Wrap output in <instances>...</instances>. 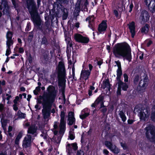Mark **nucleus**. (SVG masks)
I'll return each mask as SVG.
<instances>
[{"label":"nucleus","instance_id":"nucleus-1","mask_svg":"<svg viewBox=\"0 0 155 155\" xmlns=\"http://www.w3.org/2000/svg\"><path fill=\"white\" fill-rule=\"evenodd\" d=\"M47 91L44 92L43 95L40 96L41 99H43L42 105L43 109L42 111L43 118L45 119L48 118L50 116L51 106L58 92L55 87L52 85L49 86L47 88Z\"/></svg>","mask_w":155,"mask_h":155},{"label":"nucleus","instance_id":"nucleus-2","mask_svg":"<svg viewBox=\"0 0 155 155\" xmlns=\"http://www.w3.org/2000/svg\"><path fill=\"white\" fill-rule=\"evenodd\" d=\"M52 15H49L45 17V22L43 23L39 15V19L36 21H33L35 26L37 30L40 31L44 35L49 33L52 30V28L51 26V22L54 19L55 17L56 19L57 18H59L62 16V14L58 11V9H56L54 7L52 9Z\"/></svg>","mask_w":155,"mask_h":155},{"label":"nucleus","instance_id":"nucleus-3","mask_svg":"<svg viewBox=\"0 0 155 155\" xmlns=\"http://www.w3.org/2000/svg\"><path fill=\"white\" fill-rule=\"evenodd\" d=\"M113 53L117 58H120L122 57L124 60L126 59L129 62L131 61V49L129 45L126 42L116 44L113 49Z\"/></svg>","mask_w":155,"mask_h":155},{"label":"nucleus","instance_id":"nucleus-4","mask_svg":"<svg viewBox=\"0 0 155 155\" xmlns=\"http://www.w3.org/2000/svg\"><path fill=\"white\" fill-rule=\"evenodd\" d=\"M56 69L58 79V85L61 87L59 90V92H65L67 74L64 62L59 61Z\"/></svg>","mask_w":155,"mask_h":155},{"label":"nucleus","instance_id":"nucleus-5","mask_svg":"<svg viewBox=\"0 0 155 155\" xmlns=\"http://www.w3.org/2000/svg\"><path fill=\"white\" fill-rule=\"evenodd\" d=\"M25 6L28 9L32 21L39 19L38 8L35 0H25Z\"/></svg>","mask_w":155,"mask_h":155},{"label":"nucleus","instance_id":"nucleus-6","mask_svg":"<svg viewBox=\"0 0 155 155\" xmlns=\"http://www.w3.org/2000/svg\"><path fill=\"white\" fill-rule=\"evenodd\" d=\"M56 1L57 8L55 9H58V11L63 14L62 19L66 20L68 15V12L67 9L65 8L62 5H68L69 3V0H56Z\"/></svg>","mask_w":155,"mask_h":155},{"label":"nucleus","instance_id":"nucleus-7","mask_svg":"<svg viewBox=\"0 0 155 155\" xmlns=\"http://www.w3.org/2000/svg\"><path fill=\"white\" fill-rule=\"evenodd\" d=\"M145 135L147 139L151 142L155 141V126L149 124L145 128Z\"/></svg>","mask_w":155,"mask_h":155},{"label":"nucleus","instance_id":"nucleus-8","mask_svg":"<svg viewBox=\"0 0 155 155\" xmlns=\"http://www.w3.org/2000/svg\"><path fill=\"white\" fill-rule=\"evenodd\" d=\"M143 77L144 78L143 80L141 79L140 81L137 88V91L140 93H143L145 91L149 81L147 74L144 73Z\"/></svg>","mask_w":155,"mask_h":155},{"label":"nucleus","instance_id":"nucleus-9","mask_svg":"<svg viewBox=\"0 0 155 155\" xmlns=\"http://www.w3.org/2000/svg\"><path fill=\"white\" fill-rule=\"evenodd\" d=\"M66 151L68 155H71L74 154L72 150L76 151L78 149V146L77 143H74L70 144L68 143L66 146Z\"/></svg>","mask_w":155,"mask_h":155},{"label":"nucleus","instance_id":"nucleus-10","mask_svg":"<svg viewBox=\"0 0 155 155\" xmlns=\"http://www.w3.org/2000/svg\"><path fill=\"white\" fill-rule=\"evenodd\" d=\"M150 15L148 12L145 10H143L141 12L139 16V19L141 22L145 23L148 22L149 20Z\"/></svg>","mask_w":155,"mask_h":155},{"label":"nucleus","instance_id":"nucleus-11","mask_svg":"<svg viewBox=\"0 0 155 155\" xmlns=\"http://www.w3.org/2000/svg\"><path fill=\"white\" fill-rule=\"evenodd\" d=\"M74 37L76 41L82 43H87L90 40L88 38L84 37L80 34H76L74 35Z\"/></svg>","mask_w":155,"mask_h":155},{"label":"nucleus","instance_id":"nucleus-12","mask_svg":"<svg viewBox=\"0 0 155 155\" xmlns=\"http://www.w3.org/2000/svg\"><path fill=\"white\" fill-rule=\"evenodd\" d=\"M27 137H25L22 142V146L24 149H26L31 147V136L27 135Z\"/></svg>","mask_w":155,"mask_h":155},{"label":"nucleus","instance_id":"nucleus-13","mask_svg":"<svg viewBox=\"0 0 155 155\" xmlns=\"http://www.w3.org/2000/svg\"><path fill=\"white\" fill-rule=\"evenodd\" d=\"M146 5L148 7L149 10L152 13L155 12V0H145Z\"/></svg>","mask_w":155,"mask_h":155},{"label":"nucleus","instance_id":"nucleus-14","mask_svg":"<svg viewBox=\"0 0 155 155\" xmlns=\"http://www.w3.org/2000/svg\"><path fill=\"white\" fill-rule=\"evenodd\" d=\"M107 21L103 20L98 26L97 30L99 34H104L107 28Z\"/></svg>","mask_w":155,"mask_h":155},{"label":"nucleus","instance_id":"nucleus-15","mask_svg":"<svg viewBox=\"0 0 155 155\" xmlns=\"http://www.w3.org/2000/svg\"><path fill=\"white\" fill-rule=\"evenodd\" d=\"M144 110L145 112L141 111L139 114V117L140 121H145L146 119L148 117L150 114V110L148 108L146 107Z\"/></svg>","mask_w":155,"mask_h":155},{"label":"nucleus","instance_id":"nucleus-16","mask_svg":"<svg viewBox=\"0 0 155 155\" xmlns=\"http://www.w3.org/2000/svg\"><path fill=\"white\" fill-rule=\"evenodd\" d=\"M129 28L130 30V32L131 34V37L134 38L135 35V23L134 21H132L130 23L129 25H128Z\"/></svg>","mask_w":155,"mask_h":155},{"label":"nucleus","instance_id":"nucleus-17","mask_svg":"<svg viewBox=\"0 0 155 155\" xmlns=\"http://www.w3.org/2000/svg\"><path fill=\"white\" fill-rule=\"evenodd\" d=\"M91 72L89 70H82L81 73L80 77L82 79H84L86 81L89 78Z\"/></svg>","mask_w":155,"mask_h":155},{"label":"nucleus","instance_id":"nucleus-18","mask_svg":"<svg viewBox=\"0 0 155 155\" xmlns=\"http://www.w3.org/2000/svg\"><path fill=\"white\" fill-rule=\"evenodd\" d=\"M104 98V96L102 94L99 96L96 99L94 103L92 104L91 107H93L96 108L99 104L101 101H103Z\"/></svg>","mask_w":155,"mask_h":155},{"label":"nucleus","instance_id":"nucleus-19","mask_svg":"<svg viewBox=\"0 0 155 155\" xmlns=\"http://www.w3.org/2000/svg\"><path fill=\"white\" fill-rule=\"evenodd\" d=\"M118 84L119 87L122 88V90L124 91H127L129 88L128 85L127 84L121 81H118Z\"/></svg>","mask_w":155,"mask_h":155},{"label":"nucleus","instance_id":"nucleus-20","mask_svg":"<svg viewBox=\"0 0 155 155\" xmlns=\"http://www.w3.org/2000/svg\"><path fill=\"white\" fill-rule=\"evenodd\" d=\"M50 31L49 33L47 34L46 35H44L43 33H42L44 35L43 37H41V45H44L45 46H47L49 44V42L46 37L47 35H49L50 33Z\"/></svg>","mask_w":155,"mask_h":155},{"label":"nucleus","instance_id":"nucleus-21","mask_svg":"<svg viewBox=\"0 0 155 155\" xmlns=\"http://www.w3.org/2000/svg\"><path fill=\"white\" fill-rule=\"evenodd\" d=\"M3 15H6L8 18L11 17V9L10 6L3 8L2 11Z\"/></svg>","mask_w":155,"mask_h":155},{"label":"nucleus","instance_id":"nucleus-22","mask_svg":"<svg viewBox=\"0 0 155 155\" xmlns=\"http://www.w3.org/2000/svg\"><path fill=\"white\" fill-rule=\"evenodd\" d=\"M37 128L35 126H32L29 127L28 128V133L32 134H34L35 136H36L37 134H36Z\"/></svg>","mask_w":155,"mask_h":155},{"label":"nucleus","instance_id":"nucleus-23","mask_svg":"<svg viewBox=\"0 0 155 155\" xmlns=\"http://www.w3.org/2000/svg\"><path fill=\"white\" fill-rule=\"evenodd\" d=\"M66 123H60L59 133L60 134L63 135L66 129Z\"/></svg>","mask_w":155,"mask_h":155},{"label":"nucleus","instance_id":"nucleus-24","mask_svg":"<svg viewBox=\"0 0 155 155\" xmlns=\"http://www.w3.org/2000/svg\"><path fill=\"white\" fill-rule=\"evenodd\" d=\"M149 26L148 24H146L145 25L141 28V32L142 33L146 34L149 30Z\"/></svg>","mask_w":155,"mask_h":155},{"label":"nucleus","instance_id":"nucleus-25","mask_svg":"<svg viewBox=\"0 0 155 155\" xmlns=\"http://www.w3.org/2000/svg\"><path fill=\"white\" fill-rule=\"evenodd\" d=\"M150 118L152 121L155 122V104L152 108Z\"/></svg>","mask_w":155,"mask_h":155},{"label":"nucleus","instance_id":"nucleus-26","mask_svg":"<svg viewBox=\"0 0 155 155\" xmlns=\"http://www.w3.org/2000/svg\"><path fill=\"white\" fill-rule=\"evenodd\" d=\"M49 58V54H45L43 55L41 61L44 64H46L48 63Z\"/></svg>","mask_w":155,"mask_h":155},{"label":"nucleus","instance_id":"nucleus-27","mask_svg":"<svg viewBox=\"0 0 155 155\" xmlns=\"http://www.w3.org/2000/svg\"><path fill=\"white\" fill-rule=\"evenodd\" d=\"M119 111V114L120 117L121 118L122 121L124 122L126 121L127 119V117L125 114V111H124L123 110H120Z\"/></svg>","mask_w":155,"mask_h":155},{"label":"nucleus","instance_id":"nucleus-28","mask_svg":"<svg viewBox=\"0 0 155 155\" xmlns=\"http://www.w3.org/2000/svg\"><path fill=\"white\" fill-rule=\"evenodd\" d=\"M122 74V68L117 69V75L116 79L118 81L121 80V76Z\"/></svg>","mask_w":155,"mask_h":155},{"label":"nucleus","instance_id":"nucleus-29","mask_svg":"<svg viewBox=\"0 0 155 155\" xmlns=\"http://www.w3.org/2000/svg\"><path fill=\"white\" fill-rule=\"evenodd\" d=\"M140 76L138 74H135L134 75L133 83L134 84L137 85L138 84L140 80Z\"/></svg>","mask_w":155,"mask_h":155},{"label":"nucleus","instance_id":"nucleus-30","mask_svg":"<svg viewBox=\"0 0 155 155\" xmlns=\"http://www.w3.org/2000/svg\"><path fill=\"white\" fill-rule=\"evenodd\" d=\"M110 150L113 153L116 154L120 152V149L115 145H113V147Z\"/></svg>","mask_w":155,"mask_h":155},{"label":"nucleus","instance_id":"nucleus-31","mask_svg":"<svg viewBox=\"0 0 155 155\" xmlns=\"http://www.w3.org/2000/svg\"><path fill=\"white\" fill-rule=\"evenodd\" d=\"M104 145L110 150L113 147V144L111 141H107L106 140L104 142Z\"/></svg>","mask_w":155,"mask_h":155},{"label":"nucleus","instance_id":"nucleus-32","mask_svg":"<svg viewBox=\"0 0 155 155\" xmlns=\"http://www.w3.org/2000/svg\"><path fill=\"white\" fill-rule=\"evenodd\" d=\"M65 113L64 111H61L60 114L61 119L60 120V123H66L65 120Z\"/></svg>","mask_w":155,"mask_h":155},{"label":"nucleus","instance_id":"nucleus-33","mask_svg":"<svg viewBox=\"0 0 155 155\" xmlns=\"http://www.w3.org/2000/svg\"><path fill=\"white\" fill-rule=\"evenodd\" d=\"M103 85L102 86V88L103 89H105L106 87H108L109 85H111L110 84L109 79H107L105 81H103Z\"/></svg>","mask_w":155,"mask_h":155},{"label":"nucleus","instance_id":"nucleus-34","mask_svg":"<svg viewBox=\"0 0 155 155\" xmlns=\"http://www.w3.org/2000/svg\"><path fill=\"white\" fill-rule=\"evenodd\" d=\"M13 33L12 31H8L6 33V38L7 39H12V38L13 36Z\"/></svg>","mask_w":155,"mask_h":155},{"label":"nucleus","instance_id":"nucleus-35","mask_svg":"<svg viewBox=\"0 0 155 155\" xmlns=\"http://www.w3.org/2000/svg\"><path fill=\"white\" fill-rule=\"evenodd\" d=\"M90 115V112H87L84 113V114H81L80 115V118L82 120H84L87 117Z\"/></svg>","mask_w":155,"mask_h":155},{"label":"nucleus","instance_id":"nucleus-36","mask_svg":"<svg viewBox=\"0 0 155 155\" xmlns=\"http://www.w3.org/2000/svg\"><path fill=\"white\" fill-rule=\"evenodd\" d=\"M115 136V135L113 134H109L107 133L105 135L104 137L106 140H108V139L109 138L110 139L111 141L112 138Z\"/></svg>","mask_w":155,"mask_h":155},{"label":"nucleus","instance_id":"nucleus-37","mask_svg":"<svg viewBox=\"0 0 155 155\" xmlns=\"http://www.w3.org/2000/svg\"><path fill=\"white\" fill-rule=\"evenodd\" d=\"M1 4L2 5L3 8L9 6L7 0H1Z\"/></svg>","mask_w":155,"mask_h":155},{"label":"nucleus","instance_id":"nucleus-38","mask_svg":"<svg viewBox=\"0 0 155 155\" xmlns=\"http://www.w3.org/2000/svg\"><path fill=\"white\" fill-rule=\"evenodd\" d=\"M13 44V41L12 39H7L6 41L7 47L10 48L11 45Z\"/></svg>","mask_w":155,"mask_h":155},{"label":"nucleus","instance_id":"nucleus-39","mask_svg":"<svg viewBox=\"0 0 155 155\" xmlns=\"http://www.w3.org/2000/svg\"><path fill=\"white\" fill-rule=\"evenodd\" d=\"M29 35L28 37V40L29 41H31L34 37V33L33 31L29 32Z\"/></svg>","mask_w":155,"mask_h":155},{"label":"nucleus","instance_id":"nucleus-40","mask_svg":"<svg viewBox=\"0 0 155 155\" xmlns=\"http://www.w3.org/2000/svg\"><path fill=\"white\" fill-rule=\"evenodd\" d=\"M68 120L69 121L68 123V125L70 126L72 125L75 122V118H68Z\"/></svg>","mask_w":155,"mask_h":155},{"label":"nucleus","instance_id":"nucleus-41","mask_svg":"<svg viewBox=\"0 0 155 155\" xmlns=\"http://www.w3.org/2000/svg\"><path fill=\"white\" fill-rule=\"evenodd\" d=\"M100 110L101 112L102 113L103 115L105 116V115L107 111V109L106 107H103Z\"/></svg>","mask_w":155,"mask_h":155},{"label":"nucleus","instance_id":"nucleus-42","mask_svg":"<svg viewBox=\"0 0 155 155\" xmlns=\"http://www.w3.org/2000/svg\"><path fill=\"white\" fill-rule=\"evenodd\" d=\"M84 150L82 149H80L77 151V153L76 155H84Z\"/></svg>","mask_w":155,"mask_h":155},{"label":"nucleus","instance_id":"nucleus-43","mask_svg":"<svg viewBox=\"0 0 155 155\" xmlns=\"http://www.w3.org/2000/svg\"><path fill=\"white\" fill-rule=\"evenodd\" d=\"M1 121L2 124V126H6L7 124V120L3 118H1Z\"/></svg>","mask_w":155,"mask_h":155},{"label":"nucleus","instance_id":"nucleus-44","mask_svg":"<svg viewBox=\"0 0 155 155\" xmlns=\"http://www.w3.org/2000/svg\"><path fill=\"white\" fill-rule=\"evenodd\" d=\"M125 82H127L128 81V76L126 73H124L123 75Z\"/></svg>","mask_w":155,"mask_h":155},{"label":"nucleus","instance_id":"nucleus-45","mask_svg":"<svg viewBox=\"0 0 155 155\" xmlns=\"http://www.w3.org/2000/svg\"><path fill=\"white\" fill-rule=\"evenodd\" d=\"M5 55L8 57V55L11 53V50L10 48L7 47Z\"/></svg>","mask_w":155,"mask_h":155},{"label":"nucleus","instance_id":"nucleus-46","mask_svg":"<svg viewBox=\"0 0 155 155\" xmlns=\"http://www.w3.org/2000/svg\"><path fill=\"white\" fill-rule=\"evenodd\" d=\"M68 118H75L74 117V113L73 112L70 111L68 113Z\"/></svg>","mask_w":155,"mask_h":155},{"label":"nucleus","instance_id":"nucleus-47","mask_svg":"<svg viewBox=\"0 0 155 155\" xmlns=\"http://www.w3.org/2000/svg\"><path fill=\"white\" fill-rule=\"evenodd\" d=\"M88 27L92 29L93 31H94V25L91 23V21H89V25H88Z\"/></svg>","mask_w":155,"mask_h":155},{"label":"nucleus","instance_id":"nucleus-48","mask_svg":"<svg viewBox=\"0 0 155 155\" xmlns=\"http://www.w3.org/2000/svg\"><path fill=\"white\" fill-rule=\"evenodd\" d=\"M120 145L123 148L124 150H126L128 148V147L125 143L121 142Z\"/></svg>","mask_w":155,"mask_h":155},{"label":"nucleus","instance_id":"nucleus-49","mask_svg":"<svg viewBox=\"0 0 155 155\" xmlns=\"http://www.w3.org/2000/svg\"><path fill=\"white\" fill-rule=\"evenodd\" d=\"M68 137L71 140H73L75 138L74 134H69Z\"/></svg>","mask_w":155,"mask_h":155},{"label":"nucleus","instance_id":"nucleus-50","mask_svg":"<svg viewBox=\"0 0 155 155\" xmlns=\"http://www.w3.org/2000/svg\"><path fill=\"white\" fill-rule=\"evenodd\" d=\"M134 7V5L132 1L129 5V12H131L133 10V8Z\"/></svg>","mask_w":155,"mask_h":155},{"label":"nucleus","instance_id":"nucleus-51","mask_svg":"<svg viewBox=\"0 0 155 155\" xmlns=\"http://www.w3.org/2000/svg\"><path fill=\"white\" fill-rule=\"evenodd\" d=\"M115 62L118 67V69L121 68V64L120 61L118 60L117 61H115Z\"/></svg>","mask_w":155,"mask_h":155},{"label":"nucleus","instance_id":"nucleus-52","mask_svg":"<svg viewBox=\"0 0 155 155\" xmlns=\"http://www.w3.org/2000/svg\"><path fill=\"white\" fill-rule=\"evenodd\" d=\"M22 133L21 132H20L18 134V135L17 136L16 138H17L19 140H20L21 139V138L22 137Z\"/></svg>","mask_w":155,"mask_h":155},{"label":"nucleus","instance_id":"nucleus-53","mask_svg":"<svg viewBox=\"0 0 155 155\" xmlns=\"http://www.w3.org/2000/svg\"><path fill=\"white\" fill-rule=\"evenodd\" d=\"M94 17V15H90L86 18L85 20L86 21H88V22H89V21H91V20L92 18V17Z\"/></svg>","mask_w":155,"mask_h":155},{"label":"nucleus","instance_id":"nucleus-54","mask_svg":"<svg viewBox=\"0 0 155 155\" xmlns=\"http://www.w3.org/2000/svg\"><path fill=\"white\" fill-rule=\"evenodd\" d=\"M113 13L116 18H117L118 17L119 14L117 10L116 9L114 10L113 11Z\"/></svg>","mask_w":155,"mask_h":155},{"label":"nucleus","instance_id":"nucleus-55","mask_svg":"<svg viewBox=\"0 0 155 155\" xmlns=\"http://www.w3.org/2000/svg\"><path fill=\"white\" fill-rule=\"evenodd\" d=\"M30 23H28L27 25L26 28L25 29V30L26 31H29L30 30Z\"/></svg>","mask_w":155,"mask_h":155},{"label":"nucleus","instance_id":"nucleus-56","mask_svg":"<svg viewBox=\"0 0 155 155\" xmlns=\"http://www.w3.org/2000/svg\"><path fill=\"white\" fill-rule=\"evenodd\" d=\"M121 88H119L118 86L117 92V95H121Z\"/></svg>","mask_w":155,"mask_h":155},{"label":"nucleus","instance_id":"nucleus-57","mask_svg":"<svg viewBox=\"0 0 155 155\" xmlns=\"http://www.w3.org/2000/svg\"><path fill=\"white\" fill-rule=\"evenodd\" d=\"M100 107H99V110L101 109L103 107H106V106L104 105V102L103 101L101 102H100Z\"/></svg>","mask_w":155,"mask_h":155},{"label":"nucleus","instance_id":"nucleus-58","mask_svg":"<svg viewBox=\"0 0 155 155\" xmlns=\"http://www.w3.org/2000/svg\"><path fill=\"white\" fill-rule=\"evenodd\" d=\"M24 52V49L22 47H20L18 49V52L20 54H23Z\"/></svg>","mask_w":155,"mask_h":155},{"label":"nucleus","instance_id":"nucleus-59","mask_svg":"<svg viewBox=\"0 0 155 155\" xmlns=\"http://www.w3.org/2000/svg\"><path fill=\"white\" fill-rule=\"evenodd\" d=\"M93 131V129L91 127H90L88 131L87 132V135H91Z\"/></svg>","mask_w":155,"mask_h":155},{"label":"nucleus","instance_id":"nucleus-60","mask_svg":"<svg viewBox=\"0 0 155 155\" xmlns=\"http://www.w3.org/2000/svg\"><path fill=\"white\" fill-rule=\"evenodd\" d=\"M109 153L108 151L106 149H104L103 150V153L106 155H108Z\"/></svg>","mask_w":155,"mask_h":155},{"label":"nucleus","instance_id":"nucleus-61","mask_svg":"<svg viewBox=\"0 0 155 155\" xmlns=\"http://www.w3.org/2000/svg\"><path fill=\"white\" fill-rule=\"evenodd\" d=\"M13 109L15 111H17L18 110V107L17 105L14 104L13 106Z\"/></svg>","mask_w":155,"mask_h":155},{"label":"nucleus","instance_id":"nucleus-62","mask_svg":"<svg viewBox=\"0 0 155 155\" xmlns=\"http://www.w3.org/2000/svg\"><path fill=\"white\" fill-rule=\"evenodd\" d=\"M153 44V41L151 40H150L147 44V46L148 47L150 46Z\"/></svg>","mask_w":155,"mask_h":155},{"label":"nucleus","instance_id":"nucleus-63","mask_svg":"<svg viewBox=\"0 0 155 155\" xmlns=\"http://www.w3.org/2000/svg\"><path fill=\"white\" fill-rule=\"evenodd\" d=\"M134 122V121L132 119H129L127 120L128 124H132Z\"/></svg>","mask_w":155,"mask_h":155},{"label":"nucleus","instance_id":"nucleus-64","mask_svg":"<svg viewBox=\"0 0 155 155\" xmlns=\"http://www.w3.org/2000/svg\"><path fill=\"white\" fill-rule=\"evenodd\" d=\"M88 67L89 70V71L91 72V71L93 68V66L91 64H88Z\"/></svg>","mask_w":155,"mask_h":155}]
</instances>
